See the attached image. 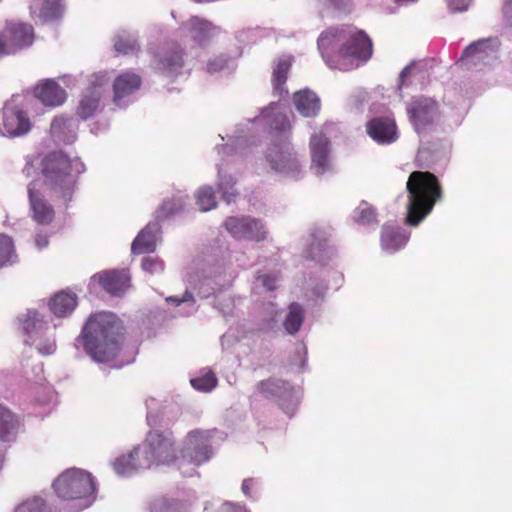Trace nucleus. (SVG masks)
<instances>
[{"label": "nucleus", "instance_id": "obj_1", "mask_svg": "<svg viewBox=\"0 0 512 512\" xmlns=\"http://www.w3.org/2000/svg\"><path fill=\"white\" fill-rule=\"evenodd\" d=\"M318 49L331 69L350 71L372 55V43L362 31L330 28L318 38Z\"/></svg>", "mask_w": 512, "mask_h": 512}, {"label": "nucleus", "instance_id": "obj_2", "mask_svg": "<svg viewBox=\"0 0 512 512\" xmlns=\"http://www.w3.org/2000/svg\"><path fill=\"white\" fill-rule=\"evenodd\" d=\"M122 326L117 316L101 311L92 314L83 329L84 346L96 362L113 360L120 349Z\"/></svg>", "mask_w": 512, "mask_h": 512}, {"label": "nucleus", "instance_id": "obj_3", "mask_svg": "<svg viewBox=\"0 0 512 512\" xmlns=\"http://www.w3.org/2000/svg\"><path fill=\"white\" fill-rule=\"evenodd\" d=\"M406 188L408 191L406 222L411 226H417L441 198V187L432 173L415 171L410 174Z\"/></svg>", "mask_w": 512, "mask_h": 512}, {"label": "nucleus", "instance_id": "obj_4", "mask_svg": "<svg viewBox=\"0 0 512 512\" xmlns=\"http://www.w3.org/2000/svg\"><path fill=\"white\" fill-rule=\"evenodd\" d=\"M85 166L78 159H70L62 152H56L46 157L43 174L45 185L64 202L72 199L76 177L84 172Z\"/></svg>", "mask_w": 512, "mask_h": 512}, {"label": "nucleus", "instance_id": "obj_5", "mask_svg": "<svg viewBox=\"0 0 512 512\" xmlns=\"http://www.w3.org/2000/svg\"><path fill=\"white\" fill-rule=\"evenodd\" d=\"M215 430L194 429L181 440L176 461L177 470L185 477L198 474L197 468L214 456L212 441Z\"/></svg>", "mask_w": 512, "mask_h": 512}, {"label": "nucleus", "instance_id": "obj_6", "mask_svg": "<svg viewBox=\"0 0 512 512\" xmlns=\"http://www.w3.org/2000/svg\"><path fill=\"white\" fill-rule=\"evenodd\" d=\"M56 495L62 500L78 501L77 511L83 510L95 501L96 484L91 473L69 468L62 472L53 482Z\"/></svg>", "mask_w": 512, "mask_h": 512}, {"label": "nucleus", "instance_id": "obj_7", "mask_svg": "<svg viewBox=\"0 0 512 512\" xmlns=\"http://www.w3.org/2000/svg\"><path fill=\"white\" fill-rule=\"evenodd\" d=\"M186 280L198 291L199 296L202 298L215 296V307L223 313L229 312L233 305L232 298L225 297L222 303L218 297V294L229 288L232 283L231 274L223 265H209L195 273L191 272Z\"/></svg>", "mask_w": 512, "mask_h": 512}, {"label": "nucleus", "instance_id": "obj_8", "mask_svg": "<svg viewBox=\"0 0 512 512\" xmlns=\"http://www.w3.org/2000/svg\"><path fill=\"white\" fill-rule=\"evenodd\" d=\"M23 343L34 347L42 356L52 355L57 348L56 325L48 323L36 310H27L19 316Z\"/></svg>", "mask_w": 512, "mask_h": 512}, {"label": "nucleus", "instance_id": "obj_9", "mask_svg": "<svg viewBox=\"0 0 512 512\" xmlns=\"http://www.w3.org/2000/svg\"><path fill=\"white\" fill-rule=\"evenodd\" d=\"M266 161L282 178L297 181L304 176L302 160L288 143L273 145L267 152Z\"/></svg>", "mask_w": 512, "mask_h": 512}, {"label": "nucleus", "instance_id": "obj_10", "mask_svg": "<svg viewBox=\"0 0 512 512\" xmlns=\"http://www.w3.org/2000/svg\"><path fill=\"white\" fill-rule=\"evenodd\" d=\"M144 458L153 465H171L176 467L178 452L175 448V438L171 433L150 432L142 445H139Z\"/></svg>", "mask_w": 512, "mask_h": 512}, {"label": "nucleus", "instance_id": "obj_11", "mask_svg": "<svg viewBox=\"0 0 512 512\" xmlns=\"http://www.w3.org/2000/svg\"><path fill=\"white\" fill-rule=\"evenodd\" d=\"M223 227L232 238L238 241L262 242L267 240L269 234L264 221L248 215L227 217Z\"/></svg>", "mask_w": 512, "mask_h": 512}, {"label": "nucleus", "instance_id": "obj_12", "mask_svg": "<svg viewBox=\"0 0 512 512\" xmlns=\"http://www.w3.org/2000/svg\"><path fill=\"white\" fill-rule=\"evenodd\" d=\"M109 80L110 77L105 71L97 72L90 77L89 86L80 95L76 108V115L79 118L87 120L99 111Z\"/></svg>", "mask_w": 512, "mask_h": 512}, {"label": "nucleus", "instance_id": "obj_13", "mask_svg": "<svg viewBox=\"0 0 512 512\" xmlns=\"http://www.w3.org/2000/svg\"><path fill=\"white\" fill-rule=\"evenodd\" d=\"M33 40L34 32L31 25L8 22L0 32V58L31 46Z\"/></svg>", "mask_w": 512, "mask_h": 512}, {"label": "nucleus", "instance_id": "obj_14", "mask_svg": "<svg viewBox=\"0 0 512 512\" xmlns=\"http://www.w3.org/2000/svg\"><path fill=\"white\" fill-rule=\"evenodd\" d=\"M497 49L495 39L479 40L465 49L458 63L465 69L490 66L497 58Z\"/></svg>", "mask_w": 512, "mask_h": 512}, {"label": "nucleus", "instance_id": "obj_15", "mask_svg": "<svg viewBox=\"0 0 512 512\" xmlns=\"http://www.w3.org/2000/svg\"><path fill=\"white\" fill-rule=\"evenodd\" d=\"M3 135L7 137H22L27 135L33 123L27 111L14 101L8 102L3 108Z\"/></svg>", "mask_w": 512, "mask_h": 512}, {"label": "nucleus", "instance_id": "obj_16", "mask_svg": "<svg viewBox=\"0 0 512 512\" xmlns=\"http://www.w3.org/2000/svg\"><path fill=\"white\" fill-rule=\"evenodd\" d=\"M180 32L202 46L219 33V28L207 19L192 16L180 26Z\"/></svg>", "mask_w": 512, "mask_h": 512}, {"label": "nucleus", "instance_id": "obj_17", "mask_svg": "<svg viewBox=\"0 0 512 512\" xmlns=\"http://www.w3.org/2000/svg\"><path fill=\"white\" fill-rule=\"evenodd\" d=\"M438 108L435 101L428 98L414 100L409 108L410 120L417 133L423 131L428 125L432 124L438 115Z\"/></svg>", "mask_w": 512, "mask_h": 512}, {"label": "nucleus", "instance_id": "obj_18", "mask_svg": "<svg viewBox=\"0 0 512 512\" xmlns=\"http://www.w3.org/2000/svg\"><path fill=\"white\" fill-rule=\"evenodd\" d=\"M141 77L132 71L119 74L113 81V103L118 107H124L129 102V97L137 92L141 86Z\"/></svg>", "mask_w": 512, "mask_h": 512}, {"label": "nucleus", "instance_id": "obj_19", "mask_svg": "<svg viewBox=\"0 0 512 512\" xmlns=\"http://www.w3.org/2000/svg\"><path fill=\"white\" fill-rule=\"evenodd\" d=\"M39 183L36 181L28 185V196L32 219L41 225L50 224L55 216L51 204L44 198L43 193L38 189Z\"/></svg>", "mask_w": 512, "mask_h": 512}, {"label": "nucleus", "instance_id": "obj_20", "mask_svg": "<svg viewBox=\"0 0 512 512\" xmlns=\"http://www.w3.org/2000/svg\"><path fill=\"white\" fill-rule=\"evenodd\" d=\"M33 95L44 106L56 108L64 104L67 99L66 91L54 80H41L34 88Z\"/></svg>", "mask_w": 512, "mask_h": 512}, {"label": "nucleus", "instance_id": "obj_21", "mask_svg": "<svg viewBox=\"0 0 512 512\" xmlns=\"http://www.w3.org/2000/svg\"><path fill=\"white\" fill-rule=\"evenodd\" d=\"M368 135L378 144L386 145L398 139L397 126L394 119L376 117L366 125Z\"/></svg>", "mask_w": 512, "mask_h": 512}, {"label": "nucleus", "instance_id": "obj_22", "mask_svg": "<svg viewBox=\"0 0 512 512\" xmlns=\"http://www.w3.org/2000/svg\"><path fill=\"white\" fill-rule=\"evenodd\" d=\"M113 469L119 476H131L140 470L150 468V462L144 458L139 446L123 454L113 462Z\"/></svg>", "mask_w": 512, "mask_h": 512}, {"label": "nucleus", "instance_id": "obj_23", "mask_svg": "<svg viewBox=\"0 0 512 512\" xmlns=\"http://www.w3.org/2000/svg\"><path fill=\"white\" fill-rule=\"evenodd\" d=\"M155 69L167 76L177 75L183 67V58L177 46L163 48L153 58Z\"/></svg>", "mask_w": 512, "mask_h": 512}, {"label": "nucleus", "instance_id": "obj_24", "mask_svg": "<svg viewBox=\"0 0 512 512\" xmlns=\"http://www.w3.org/2000/svg\"><path fill=\"white\" fill-rule=\"evenodd\" d=\"M92 285L99 283L105 291L113 296L123 294L129 286V277L124 271H105L91 278Z\"/></svg>", "mask_w": 512, "mask_h": 512}, {"label": "nucleus", "instance_id": "obj_25", "mask_svg": "<svg viewBox=\"0 0 512 512\" xmlns=\"http://www.w3.org/2000/svg\"><path fill=\"white\" fill-rule=\"evenodd\" d=\"M254 122L262 130H284L288 125L286 115L282 112L280 105L276 103H271L264 108Z\"/></svg>", "mask_w": 512, "mask_h": 512}, {"label": "nucleus", "instance_id": "obj_26", "mask_svg": "<svg viewBox=\"0 0 512 512\" xmlns=\"http://www.w3.org/2000/svg\"><path fill=\"white\" fill-rule=\"evenodd\" d=\"M160 235V226L157 222L149 223L134 239L131 250L135 254L151 253L155 250Z\"/></svg>", "mask_w": 512, "mask_h": 512}, {"label": "nucleus", "instance_id": "obj_27", "mask_svg": "<svg viewBox=\"0 0 512 512\" xmlns=\"http://www.w3.org/2000/svg\"><path fill=\"white\" fill-rule=\"evenodd\" d=\"M33 18L41 22L59 19L63 14V6L59 0H35L30 6Z\"/></svg>", "mask_w": 512, "mask_h": 512}, {"label": "nucleus", "instance_id": "obj_28", "mask_svg": "<svg viewBox=\"0 0 512 512\" xmlns=\"http://www.w3.org/2000/svg\"><path fill=\"white\" fill-rule=\"evenodd\" d=\"M409 240L403 230L390 225H384L381 232V248L387 254H393L402 249Z\"/></svg>", "mask_w": 512, "mask_h": 512}, {"label": "nucleus", "instance_id": "obj_29", "mask_svg": "<svg viewBox=\"0 0 512 512\" xmlns=\"http://www.w3.org/2000/svg\"><path fill=\"white\" fill-rule=\"evenodd\" d=\"M293 102L297 111L304 117L317 116L321 108L319 97L309 89L296 92Z\"/></svg>", "mask_w": 512, "mask_h": 512}, {"label": "nucleus", "instance_id": "obj_30", "mask_svg": "<svg viewBox=\"0 0 512 512\" xmlns=\"http://www.w3.org/2000/svg\"><path fill=\"white\" fill-rule=\"evenodd\" d=\"M52 136L62 142L71 143L76 139V125L73 119L56 116L50 126Z\"/></svg>", "mask_w": 512, "mask_h": 512}, {"label": "nucleus", "instance_id": "obj_31", "mask_svg": "<svg viewBox=\"0 0 512 512\" xmlns=\"http://www.w3.org/2000/svg\"><path fill=\"white\" fill-rule=\"evenodd\" d=\"M257 391L265 398L280 399L288 397L292 388L282 380L270 378L259 382L257 384Z\"/></svg>", "mask_w": 512, "mask_h": 512}, {"label": "nucleus", "instance_id": "obj_32", "mask_svg": "<svg viewBox=\"0 0 512 512\" xmlns=\"http://www.w3.org/2000/svg\"><path fill=\"white\" fill-rule=\"evenodd\" d=\"M76 306L77 296L66 291L57 293L49 302L51 312L58 317L70 315Z\"/></svg>", "mask_w": 512, "mask_h": 512}, {"label": "nucleus", "instance_id": "obj_33", "mask_svg": "<svg viewBox=\"0 0 512 512\" xmlns=\"http://www.w3.org/2000/svg\"><path fill=\"white\" fill-rule=\"evenodd\" d=\"M188 202V195L178 192L171 198H167L163 201V203L156 211V218L165 219L176 213H179L186 207Z\"/></svg>", "mask_w": 512, "mask_h": 512}, {"label": "nucleus", "instance_id": "obj_34", "mask_svg": "<svg viewBox=\"0 0 512 512\" xmlns=\"http://www.w3.org/2000/svg\"><path fill=\"white\" fill-rule=\"evenodd\" d=\"M217 187L223 200L227 203L233 202L238 195L235 178L221 167L218 168Z\"/></svg>", "mask_w": 512, "mask_h": 512}, {"label": "nucleus", "instance_id": "obj_35", "mask_svg": "<svg viewBox=\"0 0 512 512\" xmlns=\"http://www.w3.org/2000/svg\"><path fill=\"white\" fill-rule=\"evenodd\" d=\"M292 58L289 56H282L278 58L273 69V86L274 90L280 95L286 94L284 89L286 82L287 72L291 66Z\"/></svg>", "mask_w": 512, "mask_h": 512}, {"label": "nucleus", "instance_id": "obj_36", "mask_svg": "<svg viewBox=\"0 0 512 512\" xmlns=\"http://www.w3.org/2000/svg\"><path fill=\"white\" fill-rule=\"evenodd\" d=\"M194 198L200 212H208L217 207L215 192L209 185L199 187L194 193Z\"/></svg>", "mask_w": 512, "mask_h": 512}, {"label": "nucleus", "instance_id": "obj_37", "mask_svg": "<svg viewBox=\"0 0 512 512\" xmlns=\"http://www.w3.org/2000/svg\"><path fill=\"white\" fill-rule=\"evenodd\" d=\"M18 428V421L14 414L5 406L0 404V438L9 440L13 437Z\"/></svg>", "mask_w": 512, "mask_h": 512}, {"label": "nucleus", "instance_id": "obj_38", "mask_svg": "<svg viewBox=\"0 0 512 512\" xmlns=\"http://www.w3.org/2000/svg\"><path fill=\"white\" fill-rule=\"evenodd\" d=\"M304 320V310L297 303H292L289 306L288 313L285 317L283 326L287 333L293 335L297 333Z\"/></svg>", "mask_w": 512, "mask_h": 512}, {"label": "nucleus", "instance_id": "obj_39", "mask_svg": "<svg viewBox=\"0 0 512 512\" xmlns=\"http://www.w3.org/2000/svg\"><path fill=\"white\" fill-rule=\"evenodd\" d=\"M352 219L362 226H370L377 223L375 209L366 201H361L354 209Z\"/></svg>", "mask_w": 512, "mask_h": 512}, {"label": "nucleus", "instance_id": "obj_40", "mask_svg": "<svg viewBox=\"0 0 512 512\" xmlns=\"http://www.w3.org/2000/svg\"><path fill=\"white\" fill-rule=\"evenodd\" d=\"M310 157L332 154L331 143L324 132H314L309 141Z\"/></svg>", "mask_w": 512, "mask_h": 512}, {"label": "nucleus", "instance_id": "obj_41", "mask_svg": "<svg viewBox=\"0 0 512 512\" xmlns=\"http://www.w3.org/2000/svg\"><path fill=\"white\" fill-rule=\"evenodd\" d=\"M311 158L310 169L317 177H324L334 173L335 167L333 164L332 154L317 155Z\"/></svg>", "mask_w": 512, "mask_h": 512}, {"label": "nucleus", "instance_id": "obj_42", "mask_svg": "<svg viewBox=\"0 0 512 512\" xmlns=\"http://www.w3.org/2000/svg\"><path fill=\"white\" fill-rule=\"evenodd\" d=\"M114 48L118 53H134L138 50L137 38L131 33L121 32L114 38Z\"/></svg>", "mask_w": 512, "mask_h": 512}, {"label": "nucleus", "instance_id": "obj_43", "mask_svg": "<svg viewBox=\"0 0 512 512\" xmlns=\"http://www.w3.org/2000/svg\"><path fill=\"white\" fill-rule=\"evenodd\" d=\"M191 385L194 389L202 392H210L215 388L217 379L211 371L205 372L203 375L192 378L190 380Z\"/></svg>", "mask_w": 512, "mask_h": 512}, {"label": "nucleus", "instance_id": "obj_44", "mask_svg": "<svg viewBox=\"0 0 512 512\" xmlns=\"http://www.w3.org/2000/svg\"><path fill=\"white\" fill-rule=\"evenodd\" d=\"M279 275L275 272H258L255 277V288L262 287L266 291L276 289L279 282Z\"/></svg>", "mask_w": 512, "mask_h": 512}, {"label": "nucleus", "instance_id": "obj_45", "mask_svg": "<svg viewBox=\"0 0 512 512\" xmlns=\"http://www.w3.org/2000/svg\"><path fill=\"white\" fill-rule=\"evenodd\" d=\"M15 512H51V510L43 499L33 497L18 505Z\"/></svg>", "mask_w": 512, "mask_h": 512}, {"label": "nucleus", "instance_id": "obj_46", "mask_svg": "<svg viewBox=\"0 0 512 512\" xmlns=\"http://www.w3.org/2000/svg\"><path fill=\"white\" fill-rule=\"evenodd\" d=\"M150 512H186V509L177 501L160 499L152 504Z\"/></svg>", "mask_w": 512, "mask_h": 512}, {"label": "nucleus", "instance_id": "obj_47", "mask_svg": "<svg viewBox=\"0 0 512 512\" xmlns=\"http://www.w3.org/2000/svg\"><path fill=\"white\" fill-rule=\"evenodd\" d=\"M13 253L14 247L11 238L0 234V268L11 260Z\"/></svg>", "mask_w": 512, "mask_h": 512}, {"label": "nucleus", "instance_id": "obj_48", "mask_svg": "<svg viewBox=\"0 0 512 512\" xmlns=\"http://www.w3.org/2000/svg\"><path fill=\"white\" fill-rule=\"evenodd\" d=\"M231 60L224 56L219 55L211 58L207 63V71L211 74L218 73L230 68Z\"/></svg>", "mask_w": 512, "mask_h": 512}, {"label": "nucleus", "instance_id": "obj_49", "mask_svg": "<svg viewBox=\"0 0 512 512\" xmlns=\"http://www.w3.org/2000/svg\"><path fill=\"white\" fill-rule=\"evenodd\" d=\"M142 268L150 274H159L164 270V263L158 258L145 257L142 261Z\"/></svg>", "mask_w": 512, "mask_h": 512}, {"label": "nucleus", "instance_id": "obj_50", "mask_svg": "<svg viewBox=\"0 0 512 512\" xmlns=\"http://www.w3.org/2000/svg\"><path fill=\"white\" fill-rule=\"evenodd\" d=\"M166 301L169 303H174L176 306H179L183 303L189 304L191 306V309L189 311L185 312L184 314H189L192 311H194V296L192 293H190L188 291H186L182 297H177V296L167 297Z\"/></svg>", "mask_w": 512, "mask_h": 512}, {"label": "nucleus", "instance_id": "obj_51", "mask_svg": "<svg viewBox=\"0 0 512 512\" xmlns=\"http://www.w3.org/2000/svg\"><path fill=\"white\" fill-rule=\"evenodd\" d=\"M472 0H447V5L452 12L466 11Z\"/></svg>", "mask_w": 512, "mask_h": 512}, {"label": "nucleus", "instance_id": "obj_52", "mask_svg": "<svg viewBox=\"0 0 512 512\" xmlns=\"http://www.w3.org/2000/svg\"><path fill=\"white\" fill-rule=\"evenodd\" d=\"M34 243L38 250H43L49 244V237L47 234L38 233L35 236Z\"/></svg>", "mask_w": 512, "mask_h": 512}, {"label": "nucleus", "instance_id": "obj_53", "mask_svg": "<svg viewBox=\"0 0 512 512\" xmlns=\"http://www.w3.org/2000/svg\"><path fill=\"white\" fill-rule=\"evenodd\" d=\"M415 69V64L412 63L408 66H406L400 73L399 75V84H398V87L399 89L402 88V86L405 85V80L406 78L412 73V71Z\"/></svg>", "mask_w": 512, "mask_h": 512}, {"label": "nucleus", "instance_id": "obj_54", "mask_svg": "<svg viewBox=\"0 0 512 512\" xmlns=\"http://www.w3.org/2000/svg\"><path fill=\"white\" fill-rule=\"evenodd\" d=\"M217 512H247L243 507L241 506H235L234 504L230 502H226L222 504L220 509Z\"/></svg>", "mask_w": 512, "mask_h": 512}, {"label": "nucleus", "instance_id": "obj_55", "mask_svg": "<svg viewBox=\"0 0 512 512\" xmlns=\"http://www.w3.org/2000/svg\"><path fill=\"white\" fill-rule=\"evenodd\" d=\"M504 18L512 25V0H508L503 7Z\"/></svg>", "mask_w": 512, "mask_h": 512}, {"label": "nucleus", "instance_id": "obj_56", "mask_svg": "<svg viewBox=\"0 0 512 512\" xmlns=\"http://www.w3.org/2000/svg\"><path fill=\"white\" fill-rule=\"evenodd\" d=\"M254 486V480L253 479H245L242 483V492L247 497L251 496V489Z\"/></svg>", "mask_w": 512, "mask_h": 512}, {"label": "nucleus", "instance_id": "obj_57", "mask_svg": "<svg viewBox=\"0 0 512 512\" xmlns=\"http://www.w3.org/2000/svg\"><path fill=\"white\" fill-rule=\"evenodd\" d=\"M230 140H232V143L234 145V149L235 150H238L240 148V146H242V144L246 141L244 139V137L240 136V135L239 136H235L233 139L230 138Z\"/></svg>", "mask_w": 512, "mask_h": 512}, {"label": "nucleus", "instance_id": "obj_58", "mask_svg": "<svg viewBox=\"0 0 512 512\" xmlns=\"http://www.w3.org/2000/svg\"><path fill=\"white\" fill-rule=\"evenodd\" d=\"M32 171H33V166L31 164H27L23 169V173L26 174L27 177L31 176Z\"/></svg>", "mask_w": 512, "mask_h": 512}, {"label": "nucleus", "instance_id": "obj_59", "mask_svg": "<svg viewBox=\"0 0 512 512\" xmlns=\"http://www.w3.org/2000/svg\"><path fill=\"white\" fill-rule=\"evenodd\" d=\"M320 2H323V3H331L335 6H339L341 4V0H319Z\"/></svg>", "mask_w": 512, "mask_h": 512}, {"label": "nucleus", "instance_id": "obj_60", "mask_svg": "<svg viewBox=\"0 0 512 512\" xmlns=\"http://www.w3.org/2000/svg\"><path fill=\"white\" fill-rule=\"evenodd\" d=\"M3 461H4V455H3V453L0 451V469L2 468Z\"/></svg>", "mask_w": 512, "mask_h": 512}, {"label": "nucleus", "instance_id": "obj_61", "mask_svg": "<svg viewBox=\"0 0 512 512\" xmlns=\"http://www.w3.org/2000/svg\"><path fill=\"white\" fill-rule=\"evenodd\" d=\"M307 257L314 258V254H313V253H310Z\"/></svg>", "mask_w": 512, "mask_h": 512}, {"label": "nucleus", "instance_id": "obj_62", "mask_svg": "<svg viewBox=\"0 0 512 512\" xmlns=\"http://www.w3.org/2000/svg\"><path fill=\"white\" fill-rule=\"evenodd\" d=\"M0 134H2V135H3V129H0Z\"/></svg>", "mask_w": 512, "mask_h": 512}]
</instances>
